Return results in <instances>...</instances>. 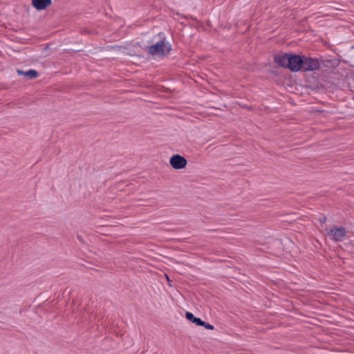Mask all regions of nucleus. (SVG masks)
Instances as JSON below:
<instances>
[{
	"mask_svg": "<svg viewBox=\"0 0 354 354\" xmlns=\"http://www.w3.org/2000/svg\"><path fill=\"white\" fill-rule=\"evenodd\" d=\"M346 235V231L344 227H333L328 232V236L333 241H341Z\"/></svg>",
	"mask_w": 354,
	"mask_h": 354,
	"instance_id": "nucleus-5",
	"label": "nucleus"
},
{
	"mask_svg": "<svg viewBox=\"0 0 354 354\" xmlns=\"http://www.w3.org/2000/svg\"><path fill=\"white\" fill-rule=\"evenodd\" d=\"M169 163L174 169H181L186 167L187 161L183 156L176 154L170 158Z\"/></svg>",
	"mask_w": 354,
	"mask_h": 354,
	"instance_id": "nucleus-4",
	"label": "nucleus"
},
{
	"mask_svg": "<svg viewBox=\"0 0 354 354\" xmlns=\"http://www.w3.org/2000/svg\"><path fill=\"white\" fill-rule=\"evenodd\" d=\"M171 50V45L164 41H160L148 47V53L152 55L164 56Z\"/></svg>",
	"mask_w": 354,
	"mask_h": 354,
	"instance_id": "nucleus-2",
	"label": "nucleus"
},
{
	"mask_svg": "<svg viewBox=\"0 0 354 354\" xmlns=\"http://www.w3.org/2000/svg\"><path fill=\"white\" fill-rule=\"evenodd\" d=\"M320 64L317 59L302 56V66L301 69L305 71H314L319 68Z\"/></svg>",
	"mask_w": 354,
	"mask_h": 354,
	"instance_id": "nucleus-3",
	"label": "nucleus"
},
{
	"mask_svg": "<svg viewBox=\"0 0 354 354\" xmlns=\"http://www.w3.org/2000/svg\"><path fill=\"white\" fill-rule=\"evenodd\" d=\"M319 220V222H320L322 224H323V223H324L326 222V217L325 216H323L320 217Z\"/></svg>",
	"mask_w": 354,
	"mask_h": 354,
	"instance_id": "nucleus-10",
	"label": "nucleus"
},
{
	"mask_svg": "<svg viewBox=\"0 0 354 354\" xmlns=\"http://www.w3.org/2000/svg\"><path fill=\"white\" fill-rule=\"evenodd\" d=\"M274 61L281 66L292 71H298L302 66V57L289 53H280L274 56Z\"/></svg>",
	"mask_w": 354,
	"mask_h": 354,
	"instance_id": "nucleus-1",
	"label": "nucleus"
},
{
	"mask_svg": "<svg viewBox=\"0 0 354 354\" xmlns=\"http://www.w3.org/2000/svg\"><path fill=\"white\" fill-rule=\"evenodd\" d=\"M165 277H166V279H167V281L169 282V286H171V283H170L171 280L169 279V278L168 275H167V274H165Z\"/></svg>",
	"mask_w": 354,
	"mask_h": 354,
	"instance_id": "nucleus-11",
	"label": "nucleus"
},
{
	"mask_svg": "<svg viewBox=\"0 0 354 354\" xmlns=\"http://www.w3.org/2000/svg\"><path fill=\"white\" fill-rule=\"evenodd\" d=\"M32 6L37 10L46 9L52 3L51 0H31Z\"/></svg>",
	"mask_w": 354,
	"mask_h": 354,
	"instance_id": "nucleus-6",
	"label": "nucleus"
},
{
	"mask_svg": "<svg viewBox=\"0 0 354 354\" xmlns=\"http://www.w3.org/2000/svg\"><path fill=\"white\" fill-rule=\"evenodd\" d=\"M200 326H204L205 328L209 329V330H213L214 328L213 325L206 323L205 322H204V324H201Z\"/></svg>",
	"mask_w": 354,
	"mask_h": 354,
	"instance_id": "nucleus-9",
	"label": "nucleus"
},
{
	"mask_svg": "<svg viewBox=\"0 0 354 354\" xmlns=\"http://www.w3.org/2000/svg\"><path fill=\"white\" fill-rule=\"evenodd\" d=\"M185 317L190 322L196 324L197 326H200L201 324H204L203 321H202L200 318H197V317H194L192 313L187 312L185 314Z\"/></svg>",
	"mask_w": 354,
	"mask_h": 354,
	"instance_id": "nucleus-8",
	"label": "nucleus"
},
{
	"mask_svg": "<svg viewBox=\"0 0 354 354\" xmlns=\"http://www.w3.org/2000/svg\"><path fill=\"white\" fill-rule=\"evenodd\" d=\"M17 73L18 75L25 76L30 80L35 79L38 76L37 71L34 69H30L27 71H24L21 69H17Z\"/></svg>",
	"mask_w": 354,
	"mask_h": 354,
	"instance_id": "nucleus-7",
	"label": "nucleus"
}]
</instances>
